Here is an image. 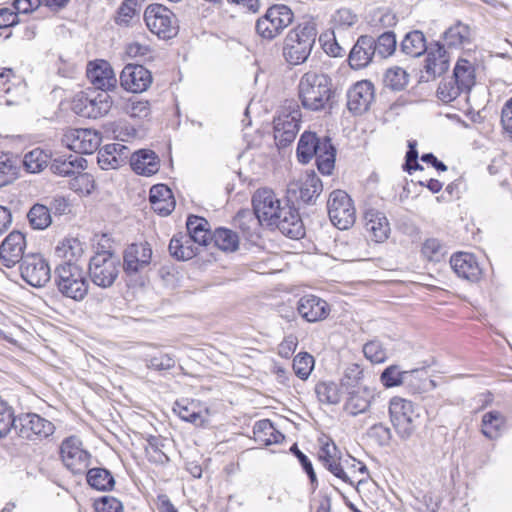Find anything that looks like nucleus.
<instances>
[{
    "mask_svg": "<svg viewBox=\"0 0 512 512\" xmlns=\"http://www.w3.org/2000/svg\"><path fill=\"white\" fill-rule=\"evenodd\" d=\"M86 163V160L78 154L62 155L53 160L51 170L60 176H73L80 174L85 169Z\"/></svg>",
    "mask_w": 512,
    "mask_h": 512,
    "instance_id": "72a5a7b5",
    "label": "nucleus"
},
{
    "mask_svg": "<svg viewBox=\"0 0 512 512\" xmlns=\"http://www.w3.org/2000/svg\"><path fill=\"white\" fill-rule=\"evenodd\" d=\"M389 415L395 432L402 440H407L414 434L419 415L411 401L393 397L389 402Z\"/></svg>",
    "mask_w": 512,
    "mask_h": 512,
    "instance_id": "0eeeda50",
    "label": "nucleus"
},
{
    "mask_svg": "<svg viewBox=\"0 0 512 512\" xmlns=\"http://www.w3.org/2000/svg\"><path fill=\"white\" fill-rule=\"evenodd\" d=\"M215 246L225 252H234L239 247V236L234 231L219 227L212 234Z\"/></svg>",
    "mask_w": 512,
    "mask_h": 512,
    "instance_id": "09e8293b",
    "label": "nucleus"
},
{
    "mask_svg": "<svg viewBox=\"0 0 512 512\" xmlns=\"http://www.w3.org/2000/svg\"><path fill=\"white\" fill-rule=\"evenodd\" d=\"M397 47L396 36L394 32L387 31L374 39L373 48L377 56L381 59L391 56Z\"/></svg>",
    "mask_w": 512,
    "mask_h": 512,
    "instance_id": "864d4df0",
    "label": "nucleus"
},
{
    "mask_svg": "<svg viewBox=\"0 0 512 512\" xmlns=\"http://www.w3.org/2000/svg\"><path fill=\"white\" fill-rule=\"evenodd\" d=\"M130 154V148L124 144H106L98 152V164L103 170L117 169L128 162Z\"/></svg>",
    "mask_w": 512,
    "mask_h": 512,
    "instance_id": "393cba45",
    "label": "nucleus"
},
{
    "mask_svg": "<svg viewBox=\"0 0 512 512\" xmlns=\"http://www.w3.org/2000/svg\"><path fill=\"white\" fill-rule=\"evenodd\" d=\"M462 95L466 101L469 99V94L464 92L453 76L449 80H443L437 89V97L445 103L452 102Z\"/></svg>",
    "mask_w": 512,
    "mask_h": 512,
    "instance_id": "3c124183",
    "label": "nucleus"
},
{
    "mask_svg": "<svg viewBox=\"0 0 512 512\" xmlns=\"http://www.w3.org/2000/svg\"><path fill=\"white\" fill-rule=\"evenodd\" d=\"M297 311L305 321L314 323L328 317L330 314V306L324 299L310 294L302 296L299 299Z\"/></svg>",
    "mask_w": 512,
    "mask_h": 512,
    "instance_id": "5701e85b",
    "label": "nucleus"
},
{
    "mask_svg": "<svg viewBox=\"0 0 512 512\" xmlns=\"http://www.w3.org/2000/svg\"><path fill=\"white\" fill-rule=\"evenodd\" d=\"M316 158L318 170L323 175H330L335 166L336 149L330 138H318L313 132H304L298 142L297 158L302 164H307Z\"/></svg>",
    "mask_w": 512,
    "mask_h": 512,
    "instance_id": "f03ea898",
    "label": "nucleus"
},
{
    "mask_svg": "<svg viewBox=\"0 0 512 512\" xmlns=\"http://www.w3.org/2000/svg\"><path fill=\"white\" fill-rule=\"evenodd\" d=\"M293 19L294 13L287 5L275 4L256 21L255 30L261 38L273 40L293 22Z\"/></svg>",
    "mask_w": 512,
    "mask_h": 512,
    "instance_id": "423d86ee",
    "label": "nucleus"
},
{
    "mask_svg": "<svg viewBox=\"0 0 512 512\" xmlns=\"http://www.w3.org/2000/svg\"><path fill=\"white\" fill-rule=\"evenodd\" d=\"M348 394L349 397L344 405V409L348 414L356 416L367 411L371 398V394L367 389H353L348 391Z\"/></svg>",
    "mask_w": 512,
    "mask_h": 512,
    "instance_id": "a19ab883",
    "label": "nucleus"
},
{
    "mask_svg": "<svg viewBox=\"0 0 512 512\" xmlns=\"http://www.w3.org/2000/svg\"><path fill=\"white\" fill-rule=\"evenodd\" d=\"M453 77L464 92L469 94L476 83L475 65L467 59H458L453 69Z\"/></svg>",
    "mask_w": 512,
    "mask_h": 512,
    "instance_id": "c9c22d12",
    "label": "nucleus"
},
{
    "mask_svg": "<svg viewBox=\"0 0 512 512\" xmlns=\"http://www.w3.org/2000/svg\"><path fill=\"white\" fill-rule=\"evenodd\" d=\"M317 30L313 22L298 24L290 30L284 39L283 57L292 65H300L307 61L315 44Z\"/></svg>",
    "mask_w": 512,
    "mask_h": 512,
    "instance_id": "20e7f679",
    "label": "nucleus"
},
{
    "mask_svg": "<svg viewBox=\"0 0 512 512\" xmlns=\"http://www.w3.org/2000/svg\"><path fill=\"white\" fill-rule=\"evenodd\" d=\"M27 219L34 230H44L52 223L50 209L40 203H36L30 208L27 213Z\"/></svg>",
    "mask_w": 512,
    "mask_h": 512,
    "instance_id": "49530a36",
    "label": "nucleus"
},
{
    "mask_svg": "<svg viewBox=\"0 0 512 512\" xmlns=\"http://www.w3.org/2000/svg\"><path fill=\"white\" fill-rule=\"evenodd\" d=\"M270 227L277 228L283 235L291 239H300L305 235V228L298 210L284 202V211H280L277 219Z\"/></svg>",
    "mask_w": 512,
    "mask_h": 512,
    "instance_id": "aec40b11",
    "label": "nucleus"
},
{
    "mask_svg": "<svg viewBox=\"0 0 512 512\" xmlns=\"http://www.w3.org/2000/svg\"><path fill=\"white\" fill-rule=\"evenodd\" d=\"M169 252L177 260H190L199 252L191 237L187 235L173 236L169 243Z\"/></svg>",
    "mask_w": 512,
    "mask_h": 512,
    "instance_id": "f704fd0d",
    "label": "nucleus"
},
{
    "mask_svg": "<svg viewBox=\"0 0 512 512\" xmlns=\"http://www.w3.org/2000/svg\"><path fill=\"white\" fill-rule=\"evenodd\" d=\"M506 419L499 411L485 413L481 421V432L490 440H495L501 435Z\"/></svg>",
    "mask_w": 512,
    "mask_h": 512,
    "instance_id": "c03bdc74",
    "label": "nucleus"
},
{
    "mask_svg": "<svg viewBox=\"0 0 512 512\" xmlns=\"http://www.w3.org/2000/svg\"><path fill=\"white\" fill-rule=\"evenodd\" d=\"M302 118L301 109L294 100L285 101L279 114L274 118V138L279 147L292 143L299 131Z\"/></svg>",
    "mask_w": 512,
    "mask_h": 512,
    "instance_id": "39448f33",
    "label": "nucleus"
},
{
    "mask_svg": "<svg viewBox=\"0 0 512 512\" xmlns=\"http://www.w3.org/2000/svg\"><path fill=\"white\" fill-rule=\"evenodd\" d=\"M130 165L139 175L151 176L158 172L160 160L156 153L150 149H140L130 154Z\"/></svg>",
    "mask_w": 512,
    "mask_h": 512,
    "instance_id": "7c9ffc66",
    "label": "nucleus"
},
{
    "mask_svg": "<svg viewBox=\"0 0 512 512\" xmlns=\"http://www.w3.org/2000/svg\"><path fill=\"white\" fill-rule=\"evenodd\" d=\"M328 215L334 226L341 230L350 228L356 219V210L350 196L343 190L331 192L327 201Z\"/></svg>",
    "mask_w": 512,
    "mask_h": 512,
    "instance_id": "9d476101",
    "label": "nucleus"
},
{
    "mask_svg": "<svg viewBox=\"0 0 512 512\" xmlns=\"http://www.w3.org/2000/svg\"><path fill=\"white\" fill-rule=\"evenodd\" d=\"M163 439L158 436H149L145 452L150 462L164 465L169 461V457L163 452Z\"/></svg>",
    "mask_w": 512,
    "mask_h": 512,
    "instance_id": "5fc2aeb1",
    "label": "nucleus"
},
{
    "mask_svg": "<svg viewBox=\"0 0 512 512\" xmlns=\"http://www.w3.org/2000/svg\"><path fill=\"white\" fill-rule=\"evenodd\" d=\"M299 190V199L305 204H314L323 191V184L313 170H307L299 182L291 183L289 191Z\"/></svg>",
    "mask_w": 512,
    "mask_h": 512,
    "instance_id": "b1692460",
    "label": "nucleus"
},
{
    "mask_svg": "<svg viewBox=\"0 0 512 512\" xmlns=\"http://www.w3.org/2000/svg\"><path fill=\"white\" fill-rule=\"evenodd\" d=\"M16 418L13 407L0 398V438H5L14 428Z\"/></svg>",
    "mask_w": 512,
    "mask_h": 512,
    "instance_id": "13d9d810",
    "label": "nucleus"
},
{
    "mask_svg": "<svg viewBox=\"0 0 512 512\" xmlns=\"http://www.w3.org/2000/svg\"><path fill=\"white\" fill-rule=\"evenodd\" d=\"M290 452L298 459V461L300 462L303 470L306 472L309 480H310V484L312 486V489L313 491L317 488L318 486V480H317V476H316V473L314 471V468H313V465H312V462L310 461V459L298 448L297 444H293L290 448Z\"/></svg>",
    "mask_w": 512,
    "mask_h": 512,
    "instance_id": "052dcab7",
    "label": "nucleus"
},
{
    "mask_svg": "<svg viewBox=\"0 0 512 512\" xmlns=\"http://www.w3.org/2000/svg\"><path fill=\"white\" fill-rule=\"evenodd\" d=\"M368 436L375 440L380 446H386L392 439V433L389 427L382 423L374 424L367 432Z\"/></svg>",
    "mask_w": 512,
    "mask_h": 512,
    "instance_id": "0e129e2a",
    "label": "nucleus"
},
{
    "mask_svg": "<svg viewBox=\"0 0 512 512\" xmlns=\"http://www.w3.org/2000/svg\"><path fill=\"white\" fill-rule=\"evenodd\" d=\"M409 82V74L401 67L393 66L386 70L383 78L385 88L398 92L405 89Z\"/></svg>",
    "mask_w": 512,
    "mask_h": 512,
    "instance_id": "de8ad7c7",
    "label": "nucleus"
},
{
    "mask_svg": "<svg viewBox=\"0 0 512 512\" xmlns=\"http://www.w3.org/2000/svg\"><path fill=\"white\" fill-rule=\"evenodd\" d=\"M450 265L458 277L474 282L479 280L481 269L476 257L467 252H458L451 256Z\"/></svg>",
    "mask_w": 512,
    "mask_h": 512,
    "instance_id": "cd10ccee",
    "label": "nucleus"
},
{
    "mask_svg": "<svg viewBox=\"0 0 512 512\" xmlns=\"http://www.w3.org/2000/svg\"><path fill=\"white\" fill-rule=\"evenodd\" d=\"M60 457L64 466L73 474H84L91 464V454L84 449L77 436H70L62 441Z\"/></svg>",
    "mask_w": 512,
    "mask_h": 512,
    "instance_id": "f8f14e48",
    "label": "nucleus"
},
{
    "mask_svg": "<svg viewBox=\"0 0 512 512\" xmlns=\"http://www.w3.org/2000/svg\"><path fill=\"white\" fill-rule=\"evenodd\" d=\"M120 84L126 91L142 93L152 84V74L142 65L128 64L120 74Z\"/></svg>",
    "mask_w": 512,
    "mask_h": 512,
    "instance_id": "6ab92c4d",
    "label": "nucleus"
},
{
    "mask_svg": "<svg viewBox=\"0 0 512 512\" xmlns=\"http://www.w3.org/2000/svg\"><path fill=\"white\" fill-rule=\"evenodd\" d=\"M50 155L40 148H35L24 155L23 165L30 173L41 172L48 164Z\"/></svg>",
    "mask_w": 512,
    "mask_h": 512,
    "instance_id": "603ef678",
    "label": "nucleus"
},
{
    "mask_svg": "<svg viewBox=\"0 0 512 512\" xmlns=\"http://www.w3.org/2000/svg\"><path fill=\"white\" fill-rule=\"evenodd\" d=\"M147 28L161 39H171L178 33L175 14L162 4H150L144 11Z\"/></svg>",
    "mask_w": 512,
    "mask_h": 512,
    "instance_id": "6e6552de",
    "label": "nucleus"
},
{
    "mask_svg": "<svg viewBox=\"0 0 512 512\" xmlns=\"http://www.w3.org/2000/svg\"><path fill=\"white\" fill-rule=\"evenodd\" d=\"M252 205L256 216L267 226H271L279 212L284 211V204L282 205L275 193L267 188L258 189L254 193Z\"/></svg>",
    "mask_w": 512,
    "mask_h": 512,
    "instance_id": "2eb2a0df",
    "label": "nucleus"
},
{
    "mask_svg": "<svg viewBox=\"0 0 512 512\" xmlns=\"http://www.w3.org/2000/svg\"><path fill=\"white\" fill-rule=\"evenodd\" d=\"M86 481L88 485L98 491H109L115 485V479L111 472L105 468L87 469Z\"/></svg>",
    "mask_w": 512,
    "mask_h": 512,
    "instance_id": "79ce46f5",
    "label": "nucleus"
},
{
    "mask_svg": "<svg viewBox=\"0 0 512 512\" xmlns=\"http://www.w3.org/2000/svg\"><path fill=\"white\" fill-rule=\"evenodd\" d=\"M374 100V85L369 80L355 83L347 92V107L354 114L366 112Z\"/></svg>",
    "mask_w": 512,
    "mask_h": 512,
    "instance_id": "412c9836",
    "label": "nucleus"
},
{
    "mask_svg": "<svg viewBox=\"0 0 512 512\" xmlns=\"http://www.w3.org/2000/svg\"><path fill=\"white\" fill-rule=\"evenodd\" d=\"M298 97L306 110L325 111L331 109L336 102V89L329 75L308 71L299 80Z\"/></svg>",
    "mask_w": 512,
    "mask_h": 512,
    "instance_id": "f257e3e1",
    "label": "nucleus"
},
{
    "mask_svg": "<svg viewBox=\"0 0 512 512\" xmlns=\"http://www.w3.org/2000/svg\"><path fill=\"white\" fill-rule=\"evenodd\" d=\"M104 128L106 133H110L114 139L120 141H125L135 133L134 129H129V127L121 121L107 123Z\"/></svg>",
    "mask_w": 512,
    "mask_h": 512,
    "instance_id": "338daca9",
    "label": "nucleus"
},
{
    "mask_svg": "<svg viewBox=\"0 0 512 512\" xmlns=\"http://www.w3.org/2000/svg\"><path fill=\"white\" fill-rule=\"evenodd\" d=\"M365 357L372 363H382L387 358V353L382 343L378 340H371L363 346Z\"/></svg>",
    "mask_w": 512,
    "mask_h": 512,
    "instance_id": "680f3d73",
    "label": "nucleus"
},
{
    "mask_svg": "<svg viewBox=\"0 0 512 512\" xmlns=\"http://www.w3.org/2000/svg\"><path fill=\"white\" fill-rule=\"evenodd\" d=\"M14 426L20 438L30 441H41L53 435L54 424L36 413H26L16 418Z\"/></svg>",
    "mask_w": 512,
    "mask_h": 512,
    "instance_id": "ddd939ff",
    "label": "nucleus"
},
{
    "mask_svg": "<svg viewBox=\"0 0 512 512\" xmlns=\"http://www.w3.org/2000/svg\"><path fill=\"white\" fill-rule=\"evenodd\" d=\"M146 0H123L114 18L115 23L122 27L132 25L134 20L139 19L143 3Z\"/></svg>",
    "mask_w": 512,
    "mask_h": 512,
    "instance_id": "58836bf2",
    "label": "nucleus"
},
{
    "mask_svg": "<svg viewBox=\"0 0 512 512\" xmlns=\"http://www.w3.org/2000/svg\"><path fill=\"white\" fill-rule=\"evenodd\" d=\"M318 399L327 404H338L341 400L340 389L334 382H319L315 387Z\"/></svg>",
    "mask_w": 512,
    "mask_h": 512,
    "instance_id": "6e6d98bb",
    "label": "nucleus"
},
{
    "mask_svg": "<svg viewBox=\"0 0 512 512\" xmlns=\"http://www.w3.org/2000/svg\"><path fill=\"white\" fill-rule=\"evenodd\" d=\"M173 411L184 421L195 424L196 426L204 425L206 419L202 415L201 409L195 402H186L185 400L176 401Z\"/></svg>",
    "mask_w": 512,
    "mask_h": 512,
    "instance_id": "a18cd8bd",
    "label": "nucleus"
},
{
    "mask_svg": "<svg viewBox=\"0 0 512 512\" xmlns=\"http://www.w3.org/2000/svg\"><path fill=\"white\" fill-rule=\"evenodd\" d=\"M26 237L20 231L10 232L0 244V266L13 268L25 258Z\"/></svg>",
    "mask_w": 512,
    "mask_h": 512,
    "instance_id": "dca6fc26",
    "label": "nucleus"
},
{
    "mask_svg": "<svg viewBox=\"0 0 512 512\" xmlns=\"http://www.w3.org/2000/svg\"><path fill=\"white\" fill-rule=\"evenodd\" d=\"M119 259L111 252L102 251L94 255L89 262V274L91 281L101 287L108 288L113 285L119 274Z\"/></svg>",
    "mask_w": 512,
    "mask_h": 512,
    "instance_id": "1a4fd4ad",
    "label": "nucleus"
},
{
    "mask_svg": "<svg viewBox=\"0 0 512 512\" xmlns=\"http://www.w3.org/2000/svg\"><path fill=\"white\" fill-rule=\"evenodd\" d=\"M364 222L365 231L373 241L382 243L389 237L390 224L383 212L373 208L366 210Z\"/></svg>",
    "mask_w": 512,
    "mask_h": 512,
    "instance_id": "bb28decb",
    "label": "nucleus"
},
{
    "mask_svg": "<svg viewBox=\"0 0 512 512\" xmlns=\"http://www.w3.org/2000/svg\"><path fill=\"white\" fill-rule=\"evenodd\" d=\"M96 512H123L121 501L112 496H103L95 501Z\"/></svg>",
    "mask_w": 512,
    "mask_h": 512,
    "instance_id": "774afa93",
    "label": "nucleus"
},
{
    "mask_svg": "<svg viewBox=\"0 0 512 512\" xmlns=\"http://www.w3.org/2000/svg\"><path fill=\"white\" fill-rule=\"evenodd\" d=\"M340 457L341 452L334 442H327L322 445L319 452V460L322 461L324 467L343 482L353 485V481L348 472L342 471L339 464H337Z\"/></svg>",
    "mask_w": 512,
    "mask_h": 512,
    "instance_id": "2f4dec72",
    "label": "nucleus"
},
{
    "mask_svg": "<svg viewBox=\"0 0 512 512\" xmlns=\"http://www.w3.org/2000/svg\"><path fill=\"white\" fill-rule=\"evenodd\" d=\"M443 39L448 47H461L471 42L472 30L469 25L458 21L444 32Z\"/></svg>",
    "mask_w": 512,
    "mask_h": 512,
    "instance_id": "ea45409f",
    "label": "nucleus"
},
{
    "mask_svg": "<svg viewBox=\"0 0 512 512\" xmlns=\"http://www.w3.org/2000/svg\"><path fill=\"white\" fill-rule=\"evenodd\" d=\"M54 273L57 291L63 297L76 302L86 298L90 283L87 271L79 263H60Z\"/></svg>",
    "mask_w": 512,
    "mask_h": 512,
    "instance_id": "7ed1b4c3",
    "label": "nucleus"
},
{
    "mask_svg": "<svg viewBox=\"0 0 512 512\" xmlns=\"http://www.w3.org/2000/svg\"><path fill=\"white\" fill-rule=\"evenodd\" d=\"M314 368V358L307 352L299 353L293 360V370L302 380L309 377Z\"/></svg>",
    "mask_w": 512,
    "mask_h": 512,
    "instance_id": "bf43d9fd",
    "label": "nucleus"
},
{
    "mask_svg": "<svg viewBox=\"0 0 512 512\" xmlns=\"http://www.w3.org/2000/svg\"><path fill=\"white\" fill-rule=\"evenodd\" d=\"M425 35L420 30L408 32L401 41V51L411 57H420L428 49Z\"/></svg>",
    "mask_w": 512,
    "mask_h": 512,
    "instance_id": "e433bc0d",
    "label": "nucleus"
},
{
    "mask_svg": "<svg viewBox=\"0 0 512 512\" xmlns=\"http://www.w3.org/2000/svg\"><path fill=\"white\" fill-rule=\"evenodd\" d=\"M149 200L152 209L162 216L169 215L175 208L171 189L165 184H157L150 189Z\"/></svg>",
    "mask_w": 512,
    "mask_h": 512,
    "instance_id": "473e14b6",
    "label": "nucleus"
},
{
    "mask_svg": "<svg viewBox=\"0 0 512 512\" xmlns=\"http://www.w3.org/2000/svg\"><path fill=\"white\" fill-rule=\"evenodd\" d=\"M86 74L94 88L104 93L116 87V75L111 65L105 60L89 62Z\"/></svg>",
    "mask_w": 512,
    "mask_h": 512,
    "instance_id": "4be33fe9",
    "label": "nucleus"
},
{
    "mask_svg": "<svg viewBox=\"0 0 512 512\" xmlns=\"http://www.w3.org/2000/svg\"><path fill=\"white\" fill-rule=\"evenodd\" d=\"M418 372L413 371H400L399 366L391 365L387 367L381 374V382L385 387H394L403 384L406 379L412 374Z\"/></svg>",
    "mask_w": 512,
    "mask_h": 512,
    "instance_id": "4d7b16f0",
    "label": "nucleus"
},
{
    "mask_svg": "<svg viewBox=\"0 0 512 512\" xmlns=\"http://www.w3.org/2000/svg\"><path fill=\"white\" fill-rule=\"evenodd\" d=\"M112 106L111 97L104 92H80L72 101V110L85 118H99L106 115Z\"/></svg>",
    "mask_w": 512,
    "mask_h": 512,
    "instance_id": "9b49d317",
    "label": "nucleus"
},
{
    "mask_svg": "<svg viewBox=\"0 0 512 512\" xmlns=\"http://www.w3.org/2000/svg\"><path fill=\"white\" fill-rule=\"evenodd\" d=\"M83 251V244L77 238H65L55 249L57 257L64 259L62 263H78Z\"/></svg>",
    "mask_w": 512,
    "mask_h": 512,
    "instance_id": "37998d69",
    "label": "nucleus"
},
{
    "mask_svg": "<svg viewBox=\"0 0 512 512\" xmlns=\"http://www.w3.org/2000/svg\"><path fill=\"white\" fill-rule=\"evenodd\" d=\"M462 95L466 101L469 99V94L464 92L453 76L449 80H443L437 89V97L445 103L452 102Z\"/></svg>",
    "mask_w": 512,
    "mask_h": 512,
    "instance_id": "8fccbe9b",
    "label": "nucleus"
},
{
    "mask_svg": "<svg viewBox=\"0 0 512 512\" xmlns=\"http://www.w3.org/2000/svg\"><path fill=\"white\" fill-rule=\"evenodd\" d=\"M21 278L30 286L40 288L51 279V271L47 261L41 254H26L19 264Z\"/></svg>",
    "mask_w": 512,
    "mask_h": 512,
    "instance_id": "4468645a",
    "label": "nucleus"
},
{
    "mask_svg": "<svg viewBox=\"0 0 512 512\" xmlns=\"http://www.w3.org/2000/svg\"><path fill=\"white\" fill-rule=\"evenodd\" d=\"M262 221L256 216L254 211L242 209L234 217V226L239 228L242 236L248 242L256 244L260 239V227Z\"/></svg>",
    "mask_w": 512,
    "mask_h": 512,
    "instance_id": "c756f323",
    "label": "nucleus"
},
{
    "mask_svg": "<svg viewBox=\"0 0 512 512\" xmlns=\"http://www.w3.org/2000/svg\"><path fill=\"white\" fill-rule=\"evenodd\" d=\"M16 175V167L6 154L0 155V187L9 184Z\"/></svg>",
    "mask_w": 512,
    "mask_h": 512,
    "instance_id": "e2e57ef3",
    "label": "nucleus"
},
{
    "mask_svg": "<svg viewBox=\"0 0 512 512\" xmlns=\"http://www.w3.org/2000/svg\"><path fill=\"white\" fill-rule=\"evenodd\" d=\"M373 45L374 38L370 35H362L357 39L348 56L349 65L352 69H363L372 62L374 56H376Z\"/></svg>",
    "mask_w": 512,
    "mask_h": 512,
    "instance_id": "a878e982",
    "label": "nucleus"
},
{
    "mask_svg": "<svg viewBox=\"0 0 512 512\" xmlns=\"http://www.w3.org/2000/svg\"><path fill=\"white\" fill-rule=\"evenodd\" d=\"M425 71L433 78L441 76L449 68V55L439 41L431 43L426 50Z\"/></svg>",
    "mask_w": 512,
    "mask_h": 512,
    "instance_id": "c85d7f7f",
    "label": "nucleus"
},
{
    "mask_svg": "<svg viewBox=\"0 0 512 512\" xmlns=\"http://www.w3.org/2000/svg\"><path fill=\"white\" fill-rule=\"evenodd\" d=\"M253 435L256 442L265 446L279 443L284 438L269 419L257 421L253 427Z\"/></svg>",
    "mask_w": 512,
    "mask_h": 512,
    "instance_id": "4c0bfd02",
    "label": "nucleus"
},
{
    "mask_svg": "<svg viewBox=\"0 0 512 512\" xmlns=\"http://www.w3.org/2000/svg\"><path fill=\"white\" fill-rule=\"evenodd\" d=\"M100 133L92 129H73L64 134L62 142L75 154H92L101 144Z\"/></svg>",
    "mask_w": 512,
    "mask_h": 512,
    "instance_id": "f3484780",
    "label": "nucleus"
},
{
    "mask_svg": "<svg viewBox=\"0 0 512 512\" xmlns=\"http://www.w3.org/2000/svg\"><path fill=\"white\" fill-rule=\"evenodd\" d=\"M151 258L152 249L149 243H133L124 251L123 270L129 276L135 275L148 267Z\"/></svg>",
    "mask_w": 512,
    "mask_h": 512,
    "instance_id": "a211bd4d",
    "label": "nucleus"
},
{
    "mask_svg": "<svg viewBox=\"0 0 512 512\" xmlns=\"http://www.w3.org/2000/svg\"><path fill=\"white\" fill-rule=\"evenodd\" d=\"M363 376V370L358 364H350L344 371V376L341 379V386L346 389L354 388L356 384L361 380Z\"/></svg>",
    "mask_w": 512,
    "mask_h": 512,
    "instance_id": "69168bd1",
    "label": "nucleus"
}]
</instances>
